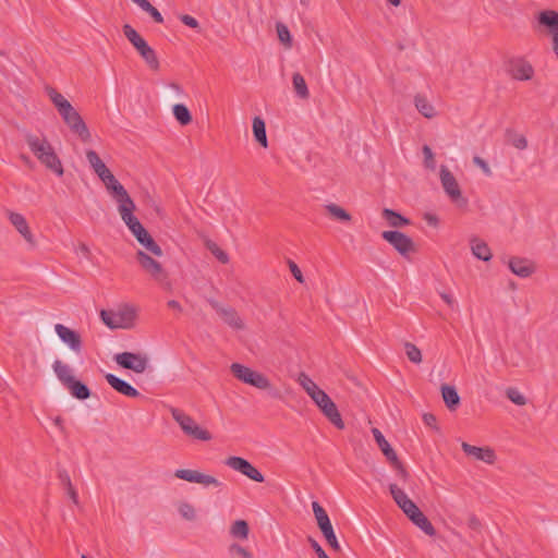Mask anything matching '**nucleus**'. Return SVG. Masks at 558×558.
<instances>
[{
    "label": "nucleus",
    "instance_id": "1",
    "mask_svg": "<svg viewBox=\"0 0 558 558\" xmlns=\"http://www.w3.org/2000/svg\"><path fill=\"white\" fill-rule=\"evenodd\" d=\"M47 92L50 100L57 108L63 122L69 126L71 132L77 135L82 142H89L92 138L90 132L78 111L71 105L68 99L64 98L63 95H61L54 88L50 87L47 89Z\"/></svg>",
    "mask_w": 558,
    "mask_h": 558
},
{
    "label": "nucleus",
    "instance_id": "2",
    "mask_svg": "<svg viewBox=\"0 0 558 558\" xmlns=\"http://www.w3.org/2000/svg\"><path fill=\"white\" fill-rule=\"evenodd\" d=\"M123 34L132 46L136 49L138 54L145 61L147 66L157 72L160 69V62L156 51L147 44V41L134 29L131 25H123Z\"/></svg>",
    "mask_w": 558,
    "mask_h": 558
},
{
    "label": "nucleus",
    "instance_id": "3",
    "mask_svg": "<svg viewBox=\"0 0 558 558\" xmlns=\"http://www.w3.org/2000/svg\"><path fill=\"white\" fill-rule=\"evenodd\" d=\"M136 313L133 307L122 305L117 310H101L100 318L110 329H129L133 326Z\"/></svg>",
    "mask_w": 558,
    "mask_h": 558
},
{
    "label": "nucleus",
    "instance_id": "4",
    "mask_svg": "<svg viewBox=\"0 0 558 558\" xmlns=\"http://www.w3.org/2000/svg\"><path fill=\"white\" fill-rule=\"evenodd\" d=\"M170 413L172 418L179 424L180 428L186 436L201 441L211 440V434L207 429L201 427L196 421L184 411L178 408H171Z\"/></svg>",
    "mask_w": 558,
    "mask_h": 558
},
{
    "label": "nucleus",
    "instance_id": "5",
    "mask_svg": "<svg viewBox=\"0 0 558 558\" xmlns=\"http://www.w3.org/2000/svg\"><path fill=\"white\" fill-rule=\"evenodd\" d=\"M439 180L448 198L459 207L468 205V199L462 196L459 182L446 165L439 168Z\"/></svg>",
    "mask_w": 558,
    "mask_h": 558
},
{
    "label": "nucleus",
    "instance_id": "6",
    "mask_svg": "<svg viewBox=\"0 0 558 558\" xmlns=\"http://www.w3.org/2000/svg\"><path fill=\"white\" fill-rule=\"evenodd\" d=\"M230 371L238 380L255 388L267 390L271 387L269 379L265 375L243 364L232 363Z\"/></svg>",
    "mask_w": 558,
    "mask_h": 558
},
{
    "label": "nucleus",
    "instance_id": "7",
    "mask_svg": "<svg viewBox=\"0 0 558 558\" xmlns=\"http://www.w3.org/2000/svg\"><path fill=\"white\" fill-rule=\"evenodd\" d=\"M313 402L323 415L338 429H344L345 425L341 414L332 399L322 389L312 398Z\"/></svg>",
    "mask_w": 558,
    "mask_h": 558
},
{
    "label": "nucleus",
    "instance_id": "8",
    "mask_svg": "<svg viewBox=\"0 0 558 558\" xmlns=\"http://www.w3.org/2000/svg\"><path fill=\"white\" fill-rule=\"evenodd\" d=\"M312 509L317 522V525L325 537L327 544L331 547L335 551H341V546L337 539V536L335 534L332 524L330 522V519L326 512V510L320 506L318 501L312 502Z\"/></svg>",
    "mask_w": 558,
    "mask_h": 558
},
{
    "label": "nucleus",
    "instance_id": "9",
    "mask_svg": "<svg viewBox=\"0 0 558 558\" xmlns=\"http://www.w3.org/2000/svg\"><path fill=\"white\" fill-rule=\"evenodd\" d=\"M372 433L383 454L386 457L391 468L396 471L397 476L401 481L405 482L409 478V473L405 470L402 462L399 460L396 451L392 449V447L389 445V442L386 440V438L378 428H373Z\"/></svg>",
    "mask_w": 558,
    "mask_h": 558
},
{
    "label": "nucleus",
    "instance_id": "10",
    "mask_svg": "<svg viewBox=\"0 0 558 558\" xmlns=\"http://www.w3.org/2000/svg\"><path fill=\"white\" fill-rule=\"evenodd\" d=\"M381 238L405 258H408L411 253L416 251L413 240L403 232L383 231Z\"/></svg>",
    "mask_w": 558,
    "mask_h": 558
},
{
    "label": "nucleus",
    "instance_id": "11",
    "mask_svg": "<svg viewBox=\"0 0 558 558\" xmlns=\"http://www.w3.org/2000/svg\"><path fill=\"white\" fill-rule=\"evenodd\" d=\"M116 363L122 368L133 371L134 373L142 374L147 367L149 360L146 354L122 352L113 356Z\"/></svg>",
    "mask_w": 558,
    "mask_h": 558
},
{
    "label": "nucleus",
    "instance_id": "12",
    "mask_svg": "<svg viewBox=\"0 0 558 558\" xmlns=\"http://www.w3.org/2000/svg\"><path fill=\"white\" fill-rule=\"evenodd\" d=\"M136 259L142 268L157 282L169 286L168 274L162 268L161 264L147 255L143 251L136 253Z\"/></svg>",
    "mask_w": 558,
    "mask_h": 558
},
{
    "label": "nucleus",
    "instance_id": "13",
    "mask_svg": "<svg viewBox=\"0 0 558 558\" xmlns=\"http://www.w3.org/2000/svg\"><path fill=\"white\" fill-rule=\"evenodd\" d=\"M225 464L254 482L263 483L265 481L264 475L244 458L232 456L226 459Z\"/></svg>",
    "mask_w": 558,
    "mask_h": 558
},
{
    "label": "nucleus",
    "instance_id": "14",
    "mask_svg": "<svg viewBox=\"0 0 558 558\" xmlns=\"http://www.w3.org/2000/svg\"><path fill=\"white\" fill-rule=\"evenodd\" d=\"M209 304L229 327L235 330L245 328V324L236 310L231 306H223L215 300H209Z\"/></svg>",
    "mask_w": 558,
    "mask_h": 558
},
{
    "label": "nucleus",
    "instance_id": "15",
    "mask_svg": "<svg viewBox=\"0 0 558 558\" xmlns=\"http://www.w3.org/2000/svg\"><path fill=\"white\" fill-rule=\"evenodd\" d=\"M174 475L180 480H184L190 483L202 484L204 486L213 485L215 487H220L222 485V483L216 477L201 473L196 470L180 469L175 471Z\"/></svg>",
    "mask_w": 558,
    "mask_h": 558
},
{
    "label": "nucleus",
    "instance_id": "16",
    "mask_svg": "<svg viewBox=\"0 0 558 558\" xmlns=\"http://www.w3.org/2000/svg\"><path fill=\"white\" fill-rule=\"evenodd\" d=\"M135 209V203L130 196L118 202V210L121 216V219L128 226L131 232H135L136 229L143 226L140 222V220L133 215Z\"/></svg>",
    "mask_w": 558,
    "mask_h": 558
},
{
    "label": "nucleus",
    "instance_id": "17",
    "mask_svg": "<svg viewBox=\"0 0 558 558\" xmlns=\"http://www.w3.org/2000/svg\"><path fill=\"white\" fill-rule=\"evenodd\" d=\"M135 209V203L130 196L118 202V210L121 216V219L128 226L131 232H135L136 229L143 226L140 222V220L133 215Z\"/></svg>",
    "mask_w": 558,
    "mask_h": 558
},
{
    "label": "nucleus",
    "instance_id": "18",
    "mask_svg": "<svg viewBox=\"0 0 558 558\" xmlns=\"http://www.w3.org/2000/svg\"><path fill=\"white\" fill-rule=\"evenodd\" d=\"M54 331L59 336V338L69 345V348L75 353H80L82 351V338L78 332L70 329L69 327L62 324L54 325Z\"/></svg>",
    "mask_w": 558,
    "mask_h": 558
},
{
    "label": "nucleus",
    "instance_id": "19",
    "mask_svg": "<svg viewBox=\"0 0 558 558\" xmlns=\"http://www.w3.org/2000/svg\"><path fill=\"white\" fill-rule=\"evenodd\" d=\"M8 218L10 222L14 226L16 231L24 238V240L31 245L35 246L36 241L35 238L28 227V223L25 217L19 213L9 211Z\"/></svg>",
    "mask_w": 558,
    "mask_h": 558
},
{
    "label": "nucleus",
    "instance_id": "20",
    "mask_svg": "<svg viewBox=\"0 0 558 558\" xmlns=\"http://www.w3.org/2000/svg\"><path fill=\"white\" fill-rule=\"evenodd\" d=\"M461 448L466 456L473 457L480 461H484L487 464H493L496 460L495 451L489 447H476L463 441L461 444Z\"/></svg>",
    "mask_w": 558,
    "mask_h": 558
},
{
    "label": "nucleus",
    "instance_id": "21",
    "mask_svg": "<svg viewBox=\"0 0 558 558\" xmlns=\"http://www.w3.org/2000/svg\"><path fill=\"white\" fill-rule=\"evenodd\" d=\"M101 181L117 203L130 196L125 187L117 180L111 171L105 175Z\"/></svg>",
    "mask_w": 558,
    "mask_h": 558
},
{
    "label": "nucleus",
    "instance_id": "22",
    "mask_svg": "<svg viewBox=\"0 0 558 558\" xmlns=\"http://www.w3.org/2000/svg\"><path fill=\"white\" fill-rule=\"evenodd\" d=\"M132 234L136 238L138 243L143 245L148 252L158 257L162 255L161 247L156 243V241L151 238V235L143 226L136 229L135 232H132Z\"/></svg>",
    "mask_w": 558,
    "mask_h": 558
},
{
    "label": "nucleus",
    "instance_id": "23",
    "mask_svg": "<svg viewBox=\"0 0 558 558\" xmlns=\"http://www.w3.org/2000/svg\"><path fill=\"white\" fill-rule=\"evenodd\" d=\"M105 378L107 383L119 393L130 398H136L140 396V392L133 386L116 375L107 374Z\"/></svg>",
    "mask_w": 558,
    "mask_h": 558
},
{
    "label": "nucleus",
    "instance_id": "24",
    "mask_svg": "<svg viewBox=\"0 0 558 558\" xmlns=\"http://www.w3.org/2000/svg\"><path fill=\"white\" fill-rule=\"evenodd\" d=\"M508 265L510 270L521 278L530 277L535 270L534 265L525 258L512 257Z\"/></svg>",
    "mask_w": 558,
    "mask_h": 558
},
{
    "label": "nucleus",
    "instance_id": "25",
    "mask_svg": "<svg viewBox=\"0 0 558 558\" xmlns=\"http://www.w3.org/2000/svg\"><path fill=\"white\" fill-rule=\"evenodd\" d=\"M26 143L37 159L41 158L45 154L53 148L46 138H40L32 134L26 136Z\"/></svg>",
    "mask_w": 558,
    "mask_h": 558
},
{
    "label": "nucleus",
    "instance_id": "26",
    "mask_svg": "<svg viewBox=\"0 0 558 558\" xmlns=\"http://www.w3.org/2000/svg\"><path fill=\"white\" fill-rule=\"evenodd\" d=\"M534 70L532 65L524 60H517L511 65V75L519 81H527L533 76Z\"/></svg>",
    "mask_w": 558,
    "mask_h": 558
},
{
    "label": "nucleus",
    "instance_id": "27",
    "mask_svg": "<svg viewBox=\"0 0 558 558\" xmlns=\"http://www.w3.org/2000/svg\"><path fill=\"white\" fill-rule=\"evenodd\" d=\"M470 243H471L472 254L476 258L484 260V262H488L492 259L493 254H492V251L486 242H484L481 239L473 238V239H471Z\"/></svg>",
    "mask_w": 558,
    "mask_h": 558
},
{
    "label": "nucleus",
    "instance_id": "28",
    "mask_svg": "<svg viewBox=\"0 0 558 558\" xmlns=\"http://www.w3.org/2000/svg\"><path fill=\"white\" fill-rule=\"evenodd\" d=\"M46 168L54 172L57 175L61 177L63 175V167L61 163L60 158L54 153V149L52 148L47 154H45L41 158L38 159Z\"/></svg>",
    "mask_w": 558,
    "mask_h": 558
},
{
    "label": "nucleus",
    "instance_id": "29",
    "mask_svg": "<svg viewBox=\"0 0 558 558\" xmlns=\"http://www.w3.org/2000/svg\"><path fill=\"white\" fill-rule=\"evenodd\" d=\"M86 158L90 167L100 180H102V178H105V175H107L110 172V170L107 168V166L104 163V161L100 159V157L95 150H87Z\"/></svg>",
    "mask_w": 558,
    "mask_h": 558
},
{
    "label": "nucleus",
    "instance_id": "30",
    "mask_svg": "<svg viewBox=\"0 0 558 558\" xmlns=\"http://www.w3.org/2000/svg\"><path fill=\"white\" fill-rule=\"evenodd\" d=\"M441 396L446 407L450 411H454L460 404V397L458 395L457 389L453 386L442 385L441 386Z\"/></svg>",
    "mask_w": 558,
    "mask_h": 558
},
{
    "label": "nucleus",
    "instance_id": "31",
    "mask_svg": "<svg viewBox=\"0 0 558 558\" xmlns=\"http://www.w3.org/2000/svg\"><path fill=\"white\" fill-rule=\"evenodd\" d=\"M414 105L417 111L427 119H433L436 116L435 107L421 94L415 95Z\"/></svg>",
    "mask_w": 558,
    "mask_h": 558
},
{
    "label": "nucleus",
    "instance_id": "32",
    "mask_svg": "<svg viewBox=\"0 0 558 558\" xmlns=\"http://www.w3.org/2000/svg\"><path fill=\"white\" fill-rule=\"evenodd\" d=\"M381 216L392 228H401L403 226L410 225V220L408 218L389 208H385L381 213Z\"/></svg>",
    "mask_w": 558,
    "mask_h": 558
},
{
    "label": "nucleus",
    "instance_id": "33",
    "mask_svg": "<svg viewBox=\"0 0 558 558\" xmlns=\"http://www.w3.org/2000/svg\"><path fill=\"white\" fill-rule=\"evenodd\" d=\"M538 22L549 28L553 37L558 33V13L553 10H546L539 13Z\"/></svg>",
    "mask_w": 558,
    "mask_h": 558
},
{
    "label": "nucleus",
    "instance_id": "34",
    "mask_svg": "<svg viewBox=\"0 0 558 558\" xmlns=\"http://www.w3.org/2000/svg\"><path fill=\"white\" fill-rule=\"evenodd\" d=\"M253 134L257 143L264 148L268 147L265 121L260 117L253 119Z\"/></svg>",
    "mask_w": 558,
    "mask_h": 558
},
{
    "label": "nucleus",
    "instance_id": "35",
    "mask_svg": "<svg viewBox=\"0 0 558 558\" xmlns=\"http://www.w3.org/2000/svg\"><path fill=\"white\" fill-rule=\"evenodd\" d=\"M52 367L58 379L62 383L64 387H66V385H69L72 381V379H74L70 366L62 363L60 360H56L53 362Z\"/></svg>",
    "mask_w": 558,
    "mask_h": 558
},
{
    "label": "nucleus",
    "instance_id": "36",
    "mask_svg": "<svg viewBox=\"0 0 558 558\" xmlns=\"http://www.w3.org/2000/svg\"><path fill=\"white\" fill-rule=\"evenodd\" d=\"M66 388L70 390L73 397L80 400L88 399L90 396L89 388L80 380H76L75 378L72 379V381L69 385H66Z\"/></svg>",
    "mask_w": 558,
    "mask_h": 558
},
{
    "label": "nucleus",
    "instance_id": "37",
    "mask_svg": "<svg viewBox=\"0 0 558 558\" xmlns=\"http://www.w3.org/2000/svg\"><path fill=\"white\" fill-rule=\"evenodd\" d=\"M292 85H293V89L299 98L307 99L310 97L307 84L301 73L295 72L292 75Z\"/></svg>",
    "mask_w": 558,
    "mask_h": 558
},
{
    "label": "nucleus",
    "instance_id": "38",
    "mask_svg": "<svg viewBox=\"0 0 558 558\" xmlns=\"http://www.w3.org/2000/svg\"><path fill=\"white\" fill-rule=\"evenodd\" d=\"M58 478H59L61 485L64 487V489H65L68 496L70 497V499L75 505H77L78 504V496H77V493H76L75 488L72 485V482H71L69 473L65 470H61L58 473Z\"/></svg>",
    "mask_w": 558,
    "mask_h": 558
},
{
    "label": "nucleus",
    "instance_id": "39",
    "mask_svg": "<svg viewBox=\"0 0 558 558\" xmlns=\"http://www.w3.org/2000/svg\"><path fill=\"white\" fill-rule=\"evenodd\" d=\"M411 521L420 527L425 534L429 536H434L436 534V530L427 519V517L422 512L417 511L416 515H414Z\"/></svg>",
    "mask_w": 558,
    "mask_h": 558
},
{
    "label": "nucleus",
    "instance_id": "40",
    "mask_svg": "<svg viewBox=\"0 0 558 558\" xmlns=\"http://www.w3.org/2000/svg\"><path fill=\"white\" fill-rule=\"evenodd\" d=\"M250 526L245 520H236L230 526V535L233 538L246 539L248 537Z\"/></svg>",
    "mask_w": 558,
    "mask_h": 558
},
{
    "label": "nucleus",
    "instance_id": "41",
    "mask_svg": "<svg viewBox=\"0 0 558 558\" xmlns=\"http://www.w3.org/2000/svg\"><path fill=\"white\" fill-rule=\"evenodd\" d=\"M299 385L305 390L308 397L312 399L317 392H320V388L317 384L305 373H301L298 377Z\"/></svg>",
    "mask_w": 558,
    "mask_h": 558
},
{
    "label": "nucleus",
    "instance_id": "42",
    "mask_svg": "<svg viewBox=\"0 0 558 558\" xmlns=\"http://www.w3.org/2000/svg\"><path fill=\"white\" fill-rule=\"evenodd\" d=\"M325 209L336 220L349 222L351 221V215L342 207L337 204L330 203L325 205Z\"/></svg>",
    "mask_w": 558,
    "mask_h": 558
},
{
    "label": "nucleus",
    "instance_id": "43",
    "mask_svg": "<svg viewBox=\"0 0 558 558\" xmlns=\"http://www.w3.org/2000/svg\"><path fill=\"white\" fill-rule=\"evenodd\" d=\"M135 4H137L143 11L148 13L154 22L158 24L163 23V17L161 13L148 1V0H132Z\"/></svg>",
    "mask_w": 558,
    "mask_h": 558
},
{
    "label": "nucleus",
    "instance_id": "44",
    "mask_svg": "<svg viewBox=\"0 0 558 558\" xmlns=\"http://www.w3.org/2000/svg\"><path fill=\"white\" fill-rule=\"evenodd\" d=\"M172 110L174 118L181 125H187L192 122V114L185 105L177 104Z\"/></svg>",
    "mask_w": 558,
    "mask_h": 558
},
{
    "label": "nucleus",
    "instance_id": "45",
    "mask_svg": "<svg viewBox=\"0 0 558 558\" xmlns=\"http://www.w3.org/2000/svg\"><path fill=\"white\" fill-rule=\"evenodd\" d=\"M276 29H277V34H278V38H279L280 43L286 48L290 49L292 47V37H291L290 31L287 27V25H284L281 22H278L276 24Z\"/></svg>",
    "mask_w": 558,
    "mask_h": 558
},
{
    "label": "nucleus",
    "instance_id": "46",
    "mask_svg": "<svg viewBox=\"0 0 558 558\" xmlns=\"http://www.w3.org/2000/svg\"><path fill=\"white\" fill-rule=\"evenodd\" d=\"M405 354L408 359L415 364H420L422 362V352L421 350L413 343L407 342L404 344Z\"/></svg>",
    "mask_w": 558,
    "mask_h": 558
},
{
    "label": "nucleus",
    "instance_id": "47",
    "mask_svg": "<svg viewBox=\"0 0 558 558\" xmlns=\"http://www.w3.org/2000/svg\"><path fill=\"white\" fill-rule=\"evenodd\" d=\"M178 510L181 517L187 521H193L196 518L195 508L186 501L180 502Z\"/></svg>",
    "mask_w": 558,
    "mask_h": 558
},
{
    "label": "nucleus",
    "instance_id": "48",
    "mask_svg": "<svg viewBox=\"0 0 558 558\" xmlns=\"http://www.w3.org/2000/svg\"><path fill=\"white\" fill-rule=\"evenodd\" d=\"M390 494L396 501V504L400 507L403 506L410 498L407 496V494L398 487L396 484L389 485Z\"/></svg>",
    "mask_w": 558,
    "mask_h": 558
},
{
    "label": "nucleus",
    "instance_id": "49",
    "mask_svg": "<svg viewBox=\"0 0 558 558\" xmlns=\"http://www.w3.org/2000/svg\"><path fill=\"white\" fill-rule=\"evenodd\" d=\"M422 153L424 156V167L428 170L434 171L436 169V161L432 148L428 145H424L422 147Z\"/></svg>",
    "mask_w": 558,
    "mask_h": 558
},
{
    "label": "nucleus",
    "instance_id": "50",
    "mask_svg": "<svg viewBox=\"0 0 558 558\" xmlns=\"http://www.w3.org/2000/svg\"><path fill=\"white\" fill-rule=\"evenodd\" d=\"M506 396L517 405H525L527 402L526 398L517 388H508L506 390Z\"/></svg>",
    "mask_w": 558,
    "mask_h": 558
},
{
    "label": "nucleus",
    "instance_id": "51",
    "mask_svg": "<svg viewBox=\"0 0 558 558\" xmlns=\"http://www.w3.org/2000/svg\"><path fill=\"white\" fill-rule=\"evenodd\" d=\"M209 251L213 253V255L222 264L229 263V256L228 254L221 250L216 243H209L207 245Z\"/></svg>",
    "mask_w": 558,
    "mask_h": 558
},
{
    "label": "nucleus",
    "instance_id": "52",
    "mask_svg": "<svg viewBox=\"0 0 558 558\" xmlns=\"http://www.w3.org/2000/svg\"><path fill=\"white\" fill-rule=\"evenodd\" d=\"M228 551L230 555H239L242 558H253L252 553H250L245 547H243L236 543H232L228 547Z\"/></svg>",
    "mask_w": 558,
    "mask_h": 558
},
{
    "label": "nucleus",
    "instance_id": "53",
    "mask_svg": "<svg viewBox=\"0 0 558 558\" xmlns=\"http://www.w3.org/2000/svg\"><path fill=\"white\" fill-rule=\"evenodd\" d=\"M407 517L411 520L414 515H416L417 511H421L420 508L409 499L403 506L399 507Z\"/></svg>",
    "mask_w": 558,
    "mask_h": 558
},
{
    "label": "nucleus",
    "instance_id": "54",
    "mask_svg": "<svg viewBox=\"0 0 558 558\" xmlns=\"http://www.w3.org/2000/svg\"><path fill=\"white\" fill-rule=\"evenodd\" d=\"M179 19H180V21H181L184 25H186V26H189V27H191V28H194V29H198V31H199V23H198V21H197L195 17H193V16H191V15H189V14H181V15L179 16Z\"/></svg>",
    "mask_w": 558,
    "mask_h": 558
},
{
    "label": "nucleus",
    "instance_id": "55",
    "mask_svg": "<svg viewBox=\"0 0 558 558\" xmlns=\"http://www.w3.org/2000/svg\"><path fill=\"white\" fill-rule=\"evenodd\" d=\"M473 162L475 166H477L478 168L482 169V171L486 174V175H492V170L488 166V163L483 159L481 158L480 156H474L473 157Z\"/></svg>",
    "mask_w": 558,
    "mask_h": 558
},
{
    "label": "nucleus",
    "instance_id": "56",
    "mask_svg": "<svg viewBox=\"0 0 558 558\" xmlns=\"http://www.w3.org/2000/svg\"><path fill=\"white\" fill-rule=\"evenodd\" d=\"M289 264V268H290V271L291 274L293 275V277L300 282V283H303L304 282V277L302 275V271L301 269L299 268V266L293 262V260H289L288 262Z\"/></svg>",
    "mask_w": 558,
    "mask_h": 558
},
{
    "label": "nucleus",
    "instance_id": "57",
    "mask_svg": "<svg viewBox=\"0 0 558 558\" xmlns=\"http://www.w3.org/2000/svg\"><path fill=\"white\" fill-rule=\"evenodd\" d=\"M308 543L311 544V547L314 549L318 558H328V555L317 543V541H315L313 537H308Z\"/></svg>",
    "mask_w": 558,
    "mask_h": 558
},
{
    "label": "nucleus",
    "instance_id": "58",
    "mask_svg": "<svg viewBox=\"0 0 558 558\" xmlns=\"http://www.w3.org/2000/svg\"><path fill=\"white\" fill-rule=\"evenodd\" d=\"M511 144L518 149H525L527 147V140L524 135H515Z\"/></svg>",
    "mask_w": 558,
    "mask_h": 558
},
{
    "label": "nucleus",
    "instance_id": "59",
    "mask_svg": "<svg viewBox=\"0 0 558 558\" xmlns=\"http://www.w3.org/2000/svg\"><path fill=\"white\" fill-rule=\"evenodd\" d=\"M423 422L425 423V425H427V426H429L432 428L437 429V424H436L437 420H436L434 414L425 413L423 415Z\"/></svg>",
    "mask_w": 558,
    "mask_h": 558
},
{
    "label": "nucleus",
    "instance_id": "60",
    "mask_svg": "<svg viewBox=\"0 0 558 558\" xmlns=\"http://www.w3.org/2000/svg\"><path fill=\"white\" fill-rule=\"evenodd\" d=\"M77 251L82 253L87 259H89L92 256V252L85 243H80L77 246Z\"/></svg>",
    "mask_w": 558,
    "mask_h": 558
},
{
    "label": "nucleus",
    "instance_id": "61",
    "mask_svg": "<svg viewBox=\"0 0 558 558\" xmlns=\"http://www.w3.org/2000/svg\"><path fill=\"white\" fill-rule=\"evenodd\" d=\"M440 298L446 302V304L450 307H452L454 305V299L452 298V295L448 294V293H445V292H441L440 293Z\"/></svg>",
    "mask_w": 558,
    "mask_h": 558
},
{
    "label": "nucleus",
    "instance_id": "62",
    "mask_svg": "<svg viewBox=\"0 0 558 558\" xmlns=\"http://www.w3.org/2000/svg\"><path fill=\"white\" fill-rule=\"evenodd\" d=\"M167 305L169 308L171 310H174V311H178L179 313L182 312V306L180 305V303L175 300H170L167 302Z\"/></svg>",
    "mask_w": 558,
    "mask_h": 558
},
{
    "label": "nucleus",
    "instance_id": "63",
    "mask_svg": "<svg viewBox=\"0 0 558 558\" xmlns=\"http://www.w3.org/2000/svg\"><path fill=\"white\" fill-rule=\"evenodd\" d=\"M425 220L428 222V225H432V226H436V225L438 223V219H437V217H436V216H434V215H429V214H427V215L425 216Z\"/></svg>",
    "mask_w": 558,
    "mask_h": 558
},
{
    "label": "nucleus",
    "instance_id": "64",
    "mask_svg": "<svg viewBox=\"0 0 558 558\" xmlns=\"http://www.w3.org/2000/svg\"><path fill=\"white\" fill-rule=\"evenodd\" d=\"M53 423L60 428L61 432H64L63 420L60 416L54 417Z\"/></svg>",
    "mask_w": 558,
    "mask_h": 558
}]
</instances>
